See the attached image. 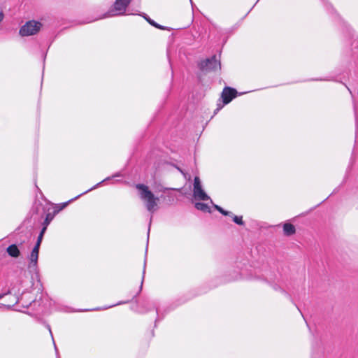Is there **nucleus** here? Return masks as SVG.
Returning <instances> with one entry per match:
<instances>
[{
  "label": "nucleus",
  "instance_id": "nucleus-1",
  "mask_svg": "<svg viewBox=\"0 0 358 358\" xmlns=\"http://www.w3.org/2000/svg\"><path fill=\"white\" fill-rule=\"evenodd\" d=\"M136 189L140 190V197L144 201L148 211L154 213L158 208L159 198L149 189L148 187L143 184H137Z\"/></svg>",
  "mask_w": 358,
  "mask_h": 358
},
{
  "label": "nucleus",
  "instance_id": "nucleus-2",
  "mask_svg": "<svg viewBox=\"0 0 358 358\" xmlns=\"http://www.w3.org/2000/svg\"><path fill=\"white\" fill-rule=\"evenodd\" d=\"M50 302L48 296L44 295L42 292H40L39 298L37 296L35 299L30 298L29 301L22 303V307H30L34 310L35 311L34 313L35 315L44 314L48 310Z\"/></svg>",
  "mask_w": 358,
  "mask_h": 358
},
{
  "label": "nucleus",
  "instance_id": "nucleus-3",
  "mask_svg": "<svg viewBox=\"0 0 358 358\" xmlns=\"http://www.w3.org/2000/svg\"><path fill=\"white\" fill-rule=\"evenodd\" d=\"M131 1L132 0H115L113 6L103 15V17L124 15L127 7Z\"/></svg>",
  "mask_w": 358,
  "mask_h": 358
},
{
  "label": "nucleus",
  "instance_id": "nucleus-4",
  "mask_svg": "<svg viewBox=\"0 0 358 358\" xmlns=\"http://www.w3.org/2000/svg\"><path fill=\"white\" fill-rule=\"evenodd\" d=\"M220 57V55L219 56ZM199 69L202 71H215L221 69L220 59L217 55L201 60L198 64Z\"/></svg>",
  "mask_w": 358,
  "mask_h": 358
},
{
  "label": "nucleus",
  "instance_id": "nucleus-5",
  "mask_svg": "<svg viewBox=\"0 0 358 358\" xmlns=\"http://www.w3.org/2000/svg\"><path fill=\"white\" fill-rule=\"evenodd\" d=\"M42 27V24L36 20H29L22 25L19 31L22 36H29L36 34Z\"/></svg>",
  "mask_w": 358,
  "mask_h": 358
},
{
  "label": "nucleus",
  "instance_id": "nucleus-6",
  "mask_svg": "<svg viewBox=\"0 0 358 358\" xmlns=\"http://www.w3.org/2000/svg\"><path fill=\"white\" fill-rule=\"evenodd\" d=\"M324 6H326L327 10L333 15H334L335 19H337L338 21L341 22V24L343 26V31H345L349 36L352 38L355 36V31L354 30L350 27V25H348L345 22H344L341 17L337 14L336 11L334 10V8L332 7V6L327 2V0H321Z\"/></svg>",
  "mask_w": 358,
  "mask_h": 358
},
{
  "label": "nucleus",
  "instance_id": "nucleus-7",
  "mask_svg": "<svg viewBox=\"0 0 358 358\" xmlns=\"http://www.w3.org/2000/svg\"><path fill=\"white\" fill-rule=\"evenodd\" d=\"M150 305L155 308L157 314V317L155 321V327H157V323L162 321L166 315L174 308L171 306H166L161 308L159 301H153L150 303Z\"/></svg>",
  "mask_w": 358,
  "mask_h": 358
},
{
  "label": "nucleus",
  "instance_id": "nucleus-8",
  "mask_svg": "<svg viewBox=\"0 0 358 358\" xmlns=\"http://www.w3.org/2000/svg\"><path fill=\"white\" fill-rule=\"evenodd\" d=\"M194 196L201 201L211 200L208 194L202 188L201 182L198 176H195L194 179Z\"/></svg>",
  "mask_w": 358,
  "mask_h": 358
},
{
  "label": "nucleus",
  "instance_id": "nucleus-9",
  "mask_svg": "<svg viewBox=\"0 0 358 358\" xmlns=\"http://www.w3.org/2000/svg\"><path fill=\"white\" fill-rule=\"evenodd\" d=\"M119 176H120V174L119 173H116V174H115V175H113V176H109V177L106 178L104 180H103L102 181L99 182V183H97L96 185H95L94 186H93V187H91L90 189H87V191H85V192H83V194H80V195H78V196H76L74 199H72L71 200H70V201H67V202H64V203H61V204H60L61 206H60V207L59 208V209H58V210H55V213H58L59 211H60V210H62V209H64V208H66V207L68 206V204H69L71 201H73V200H75V199H78L79 196H81V195H83V194H86V193H87V192H90V191H92V190H93V189H96L97 187H99L102 183H103L104 182L108 181V180H110V179H112L113 178H115V177H119Z\"/></svg>",
  "mask_w": 358,
  "mask_h": 358
},
{
  "label": "nucleus",
  "instance_id": "nucleus-10",
  "mask_svg": "<svg viewBox=\"0 0 358 358\" xmlns=\"http://www.w3.org/2000/svg\"><path fill=\"white\" fill-rule=\"evenodd\" d=\"M236 89L231 87H225L222 92L221 97L222 99L223 105L229 103L237 96Z\"/></svg>",
  "mask_w": 358,
  "mask_h": 358
},
{
  "label": "nucleus",
  "instance_id": "nucleus-11",
  "mask_svg": "<svg viewBox=\"0 0 358 358\" xmlns=\"http://www.w3.org/2000/svg\"><path fill=\"white\" fill-rule=\"evenodd\" d=\"M38 253H34L33 252H31V254L29 257V268L35 271L37 268V262H38Z\"/></svg>",
  "mask_w": 358,
  "mask_h": 358
},
{
  "label": "nucleus",
  "instance_id": "nucleus-12",
  "mask_svg": "<svg viewBox=\"0 0 358 358\" xmlns=\"http://www.w3.org/2000/svg\"><path fill=\"white\" fill-rule=\"evenodd\" d=\"M6 252L11 257L17 258L20 255V251L16 244L9 245Z\"/></svg>",
  "mask_w": 358,
  "mask_h": 358
},
{
  "label": "nucleus",
  "instance_id": "nucleus-13",
  "mask_svg": "<svg viewBox=\"0 0 358 358\" xmlns=\"http://www.w3.org/2000/svg\"><path fill=\"white\" fill-rule=\"evenodd\" d=\"M283 231L285 235L287 236H292L296 231L295 227L292 224L285 223L283 226Z\"/></svg>",
  "mask_w": 358,
  "mask_h": 358
},
{
  "label": "nucleus",
  "instance_id": "nucleus-14",
  "mask_svg": "<svg viewBox=\"0 0 358 358\" xmlns=\"http://www.w3.org/2000/svg\"><path fill=\"white\" fill-rule=\"evenodd\" d=\"M30 298H33L31 296V293L29 292H24L20 296V297L17 298L15 303H21L22 305L23 303H25V301H29Z\"/></svg>",
  "mask_w": 358,
  "mask_h": 358
},
{
  "label": "nucleus",
  "instance_id": "nucleus-15",
  "mask_svg": "<svg viewBox=\"0 0 358 358\" xmlns=\"http://www.w3.org/2000/svg\"><path fill=\"white\" fill-rule=\"evenodd\" d=\"M154 301H145L143 304L141 306L142 310H141V313H146L149 311H151L152 310H155V308L153 307V306L150 305L152 302Z\"/></svg>",
  "mask_w": 358,
  "mask_h": 358
},
{
  "label": "nucleus",
  "instance_id": "nucleus-16",
  "mask_svg": "<svg viewBox=\"0 0 358 358\" xmlns=\"http://www.w3.org/2000/svg\"><path fill=\"white\" fill-rule=\"evenodd\" d=\"M195 208L197 210H199L203 212L211 213L210 208L209 207V206L204 203L196 202L195 203Z\"/></svg>",
  "mask_w": 358,
  "mask_h": 358
},
{
  "label": "nucleus",
  "instance_id": "nucleus-17",
  "mask_svg": "<svg viewBox=\"0 0 358 358\" xmlns=\"http://www.w3.org/2000/svg\"><path fill=\"white\" fill-rule=\"evenodd\" d=\"M147 22L152 27H155V28H157L159 29H161V30H170L171 29L168 27H165V26H162V25H160L159 24L157 23L156 22H155L153 20H152L151 18H148L147 19Z\"/></svg>",
  "mask_w": 358,
  "mask_h": 358
},
{
  "label": "nucleus",
  "instance_id": "nucleus-18",
  "mask_svg": "<svg viewBox=\"0 0 358 358\" xmlns=\"http://www.w3.org/2000/svg\"><path fill=\"white\" fill-rule=\"evenodd\" d=\"M147 22L152 27H155V28H157L159 29H161V30H170L171 29L168 27H165V26H162V25H160L159 24L157 23L156 22H155L153 20H152L151 18H148L147 19Z\"/></svg>",
  "mask_w": 358,
  "mask_h": 358
},
{
  "label": "nucleus",
  "instance_id": "nucleus-19",
  "mask_svg": "<svg viewBox=\"0 0 358 358\" xmlns=\"http://www.w3.org/2000/svg\"><path fill=\"white\" fill-rule=\"evenodd\" d=\"M54 215H55V213L52 214L50 213H48L46 214L45 220L43 222V227H45L46 229H47L48 226L50 223V222L52 220Z\"/></svg>",
  "mask_w": 358,
  "mask_h": 358
},
{
  "label": "nucleus",
  "instance_id": "nucleus-20",
  "mask_svg": "<svg viewBox=\"0 0 358 358\" xmlns=\"http://www.w3.org/2000/svg\"><path fill=\"white\" fill-rule=\"evenodd\" d=\"M145 266H146V257L145 258V260H144V265H143V276H142V280H141V286L139 287V289H138V292L133 296V299L136 298L140 294V292L142 290L143 283V280H144V278H145Z\"/></svg>",
  "mask_w": 358,
  "mask_h": 358
},
{
  "label": "nucleus",
  "instance_id": "nucleus-21",
  "mask_svg": "<svg viewBox=\"0 0 358 358\" xmlns=\"http://www.w3.org/2000/svg\"><path fill=\"white\" fill-rule=\"evenodd\" d=\"M232 219H233V221L238 225H240V226H243L245 224L243 220V216H237V215H234L233 213H232V215H230Z\"/></svg>",
  "mask_w": 358,
  "mask_h": 358
},
{
  "label": "nucleus",
  "instance_id": "nucleus-22",
  "mask_svg": "<svg viewBox=\"0 0 358 358\" xmlns=\"http://www.w3.org/2000/svg\"><path fill=\"white\" fill-rule=\"evenodd\" d=\"M129 302H130L129 300H127V301H120L117 302L116 304H113V305H111V306H107V307H104V308H94L93 310H106L108 308H112V307H114V306H116L122 305V304H126V303H128Z\"/></svg>",
  "mask_w": 358,
  "mask_h": 358
},
{
  "label": "nucleus",
  "instance_id": "nucleus-23",
  "mask_svg": "<svg viewBox=\"0 0 358 358\" xmlns=\"http://www.w3.org/2000/svg\"><path fill=\"white\" fill-rule=\"evenodd\" d=\"M46 327L49 330V332H50V336L52 337L57 357V358H60L59 356V352H58V350H57V345H56V344L55 343V341H54V338H53V335H52V331H51L50 326L48 324H46Z\"/></svg>",
  "mask_w": 358,
  "mask_h": 358
},
{
  "label": "nucleus",
  "instance_id": "nucleus-24",
  "mask_svg": "<svg viewBox=\"0 0 358 358\" xmlns=\"http://www.w3.org/2000/svg\"><path fill=\"white\" fill-rule=\"evenodd\" d=\"M45 231H46L45 227H43V228L41 229V232L38 236L37 241L42 242V240H43V238Z\"/></svg>",
  "mask_w": 358,
  "mask_h": 358
},
{
  "label": "nucleus",
  "instance_id": "nucleus-25",
  "mask_svg": "<svg viewBox=\"0 0 358 358\" xmlns=\"http://www.w3.org/2000/svg\"><path fill=\"white\" fill-rule=\"evenodd\" d=\"M273 287V289H274L275 290H280V292H282L283 294H285V295H286V296H289V294H288L287 292H285L284 289H282V288H280L278 285H274Z\"/></svg>",
  "mask_w": 358,
  "mask_h": 358
},
{
  "label": "nucleus",
  "instance_id": "nucleus-26",
  "mask_svg": "<svg viewBox=\"0 0 358 358\" xmlns=\"http://www.w3.org/2000/svg\"><path fill=\"white\" fill-rule=\"evenodd\" d=\"M221 214H222L223 215H225V216H230V215H232V213L230 212V211H227V210H225L224 209H223L222 208V210H220V212Z\"/></svg>",
  "mask_w": 358,
  "mask_h": 358
},
{
  "label": "nucleus",
  "instance_id": "nucleus-27",
  "mask_svg": "<svg viewBox=\"0 0 358 358\" xmlns=\"http://www.w3.org/2000/svg\"><path fill=\"white\" fill-rule=\"evenodd\" d=\"M138 15H140L141 17H143L146 21H147V19L148 18H150L146 13H138L137 14Z\"/></svg>",
  "mask_w": 358,
  "mask_h": 358
},
{
  "label": "nucleus",
  "instance_id": "nucleus-28",
  "mask_svg": "<svg viewBox=\"0 0 358 358\" xmlns=\"http://www.w3.org/2000/svg\"><path fill=\"white\" fill-rule=\"evenodd\" d=\"M210 202L213 203V207L218 211V212H220V210H222V207H220V206L218 205H216V204H214L212 201V200H210Z\"/></svg>",
  "mask_w": 358,
  "mask_h": 358
},
{
  "label": "nucleus",
  "instance_id": "nucleus-29",
  "mask_svg": "<svg viewBox=\"0 0 358 358\" xmlns=\"http://www.w3.org/2000/svg\"><path fill=\"white\" fill-rule=\"evenodd\" d=\"M31 252L34 253H39V248H38L37 246H34Z\"/></svg>",
  "mask_w": 358,
  "mask_h": 358
},
{
  "label": "nucleus",
  "instance_id": "nucleus-30",
  "mask_svg": "<svg viewBox=\"0 0 358 358\" xmlns=\"http://www.w3.org/2000/svg\"><path fill=\"white\" fill-rule=\"evenodd\" d=\"M152 215H151L150 218L149 227H150V224H151V222H152ZM149 234H150V228H148V239L149 238Z\"/></svg>",
  "mask_w": 358,
  "mask_h": 358
},
{
  "label": "nucleus",
  "instance_id": "nucleus-31",
  "mask_svg": "<svg viewBox=\"0 0 358 358\" xmlns=\"http://www.w3.org/2000/svg\"><path fill=\"white\" fill-rule=\"evenodd\" d=\"M4 18V14L3 13V11H0V22H1L3 21Z\"/></svg>",
  "mask_w": 358,
  "mask_h": 358
},
{
  "label": "nucleus",
  "instance_id": "nucleus-32",
  "mask_svg": "<svg viewBox=\"0 0 358 358\" xmlns=\"http://www.w3.org/2000/svg\"><path fill=\"white\" fill-rule=\"evenodd\" d=\"M41 244V241H36V243L34 246H37L38 248H40Z\"/></svg>",
  "mask_w": 358,
  "mask_h": 358
},
{
  "label": "nucleus",
  "instance_id": "nucleus-33",
  "mask_svg": "<svg viewBox=\"0 0 358 358\" xmlns=\"http://www.w3.org/2000/svg\"><path fill=\"white\" fill-rule=\"evenodd\" d=\"M222 106H219L217 107V108L215 110V113L217 111L220 110L222 108Z\"/></svg>",
  "mask_w": 358,
  "mask_h": 358
},
{
  "label": "nucleus",
  "instance_id": "nucleus-34",
  "mask_svg": "<svg viewBox=\"0 0 358 358\" xmlns=\"http://www.w3.org/2000/svg\"><path fill=\"white\" fill-rule=\"evenodd\" d=\"M239 274H237L235 278H233V280H237L238 278Z\"/></svg>",
  "mask_w": 358,
  "mask_h": 358
},
{
  "label": "nucleus",
  "instance_id": "nucleus-35",
  "mask_svg": "<svg viewBox=\"0 0 358 358\" xmlns=\"http://www.w3.org/2000/svg\"><path fill=\"white\" fill-rule=\"evenodd\" d=\"M354 110H355V117H357L356 106H355V105H354Z\"/></svg>",
  "mask_w": 358,
  "mask_h": 358
},
{
  "label": "nucleus",
  "instance_id": "nucleus-36",
  "mask_svg": "<svg viewBox=\"0 0 358 358\" xmlns=\"http://www.w3.org/2000/svg\"><path fill=\"white\" fill-rule=\"evenodd\" d=\"M328 79H315V80H320V81H322V80H327Z\"/></svg>",
  "mask_w": 358,
  "mask_h": 358
},
{
  "label": "nucleus",
  "instance_id": "nucleus-37",
  "mask_svg": "<svg viewBox=\"0 0 358 358\" xmlns=\"http://www.w3.org/2000/svg\"><path fill=\"white\" fill-rule=\"evenodd\" d=\"M3 296H4V294H0V299H1V298H3Z\"/></svg>",
  "mask_w": 358,
  "mask_h": 358
},
{
  "label": "nucleus",
  "instance_id": "nucleus-38",
  "mask_svg": "<svg viewBox=\"0 0 358 358\" xmlns=\"http://www.w3.org/2000/svg\"><path fill=\"white\" fill-rule=\"evenodd\" d=\"M348 90H349V92H350V93H352V91H351V90H350V88H348Z\"/></svg>",
  "mask_w": 358,
  "mask_h": 358
},
{
  "label": "nucleus",
  "instance_id": "nucleus-39",
  "mask_svg": "<svg viewBox=\"0 0 358 358\" xmlns=\"http://www.w3.org/2000/svg\"><path fill=\"white\" fill-rule=\"evenodd\" d=\"M348 90H349V92H350V93H352V91H351V90H350V88H348Z\"/></svg>",
  "mask_w": 358,
  "mask_h": 358
},
{
  "label": "nucleus",
  "instance_id": "nucleus-40",
  "mask_svg": "<svg viewBox=\"0 0 358 358\" xmlns=\"http://www.w3.org/2000/svg\"><path fill=\"white\" fill-rule=\"evenodd\" d=\"M348 90H349V92H350V93H352V91H351V90H350V88H348Z\"/></svg>",
  "mask_w": 358,
  "mask_h": 358
},
{
  "label": "nucleus",
  "instance_id": "nucleus-41",
  "mask_svg": "<svg viewBox=\"0 0 358 358\" xmlns=\"http://www.w3.org/2000/svg\"><path fill=\"white\" fill-rule=\"evenodd\" d=\"M178 170L180 171V173H183V172L181 169H178Z\"/></svg>",
  "mask_w": 358,
  "mask_h": 358
},
{
  "label": "nucleus",
  "instance_id": "nucleus-42",
  "mask_svg": "<svg viewBox=\"0 0 358 358\" xmlns=\"http://www.w3.org/2000/svg\"><path fill=\"white\" fill-rule=\"evenodd\" d=\"M40 287H41V285H40ZM41 289V287L38 288V291H40Z\"/></svg>",
  "mask_w": 358,
  "mask_h": 358
},
{
  "label": "nucleus",
  "instance_id": "nucleus-43",
  "mask_svg": "<svg viewBox=\"0 0 358 358\" xmlns=\"http://www.w3.org/2000/svg\"><path fill=\"white\" fill-rule=\"evenodd\" d=\"M190 2H191L192 4L193 3L192 0H190Z\"/></svg>",
  "mask_w": 358,
  "mask_h": 358
},
{
  "label": "nucleus",
  "instance_id": "nucleus-44",
  "mask_svg": "<svg viewBox=\"0 0 358 358\" xmlns=\"http://www.w3.org/2000/svg\"><path fill=\"white\" fill-rule=\"evenodd\" d=\"M319 358H320V357H319Z\"/></svg>",
  "mask_w": 358,
  "mask_h": 358
}]
</instances>
